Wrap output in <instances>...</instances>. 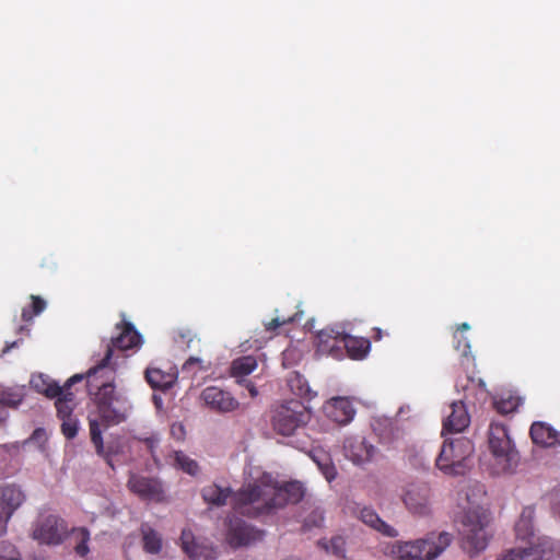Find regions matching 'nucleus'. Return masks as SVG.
<instances>
[{
  "label": "nucleus",
  "mask_w": 560,
  "mask_h": 560,
  "mask_svg": "<svg viewBox=\"0 0 560 560\" xmlns=\"http://www.w3.org/2000/svg\"><path fill=\"white\" fill-rule=\"evenodd\" d=\"M311 419V413L304 404L292 399L272 410L271 425L280 435H293L300 428H304Z\"/></svg>",
  "instance_id": "39448f33"
},
{
  "label": "nucleus",
  "mask_w": 560,
  "mask_h": 560,
  "mask_svg": "<svg viewBox=\"0 0 560 560\" xmlns=\"http://www.w3.org/2000/svg\"><path fill=\"white\" fill-rule=\"evenodd\" d=\"M69 535L67 522L58 515L49 514L38 521L33 537L40 544L60 545Z\"/></svg>",
  "instance_id": "0eeeda50"
},
{
  "label": "nucleus",
  "mask_w": 560,
  "mask_h": 560,
  "mask_svg": "<svg viewBox=\"0 0 560 560\" xmlns=\"http://www.w3.org/2000/svg\"><path fill=\"white\" fill-rule=\"evenodd\" d=\"M346 334L334 328H324L317 334V352L320 354L341 358L343 355V339Z\"/></svg>",
  "instance_id": "2eb2a0df"
},
{
  "label": "nucleus",
  "mask_w": 560,
  "mask_h": 560,
  "mask_svg": "<svg viewBox=\"0 0 560 560\" xmlns=\"http://www.w3.org/2000/svg\"><path fill=\"white\" fill-rule=\"evenodd\" d=\"M529 435L534 444L541 447L560 446V431L544 421H535L529 429Z\"/></svg>",
  "instance_id": "aec40b11"
},
{
  "label": "nucleus",
  "mask_w": 560,
  "mask_h": 560,
  "mask_svg": "<svg viewBox=\"0 0 560 560\" xmlns=\"http://www.w3.org/2000/svg\"><path fill=\"white\" fill-rule=\"evenodd\" d=\"M61 421H62V423H61L62 434L68 440L73 439L77 435L78 429H79L78 420L74 417H72V418H65Z\"/></svg>",
  "instance_id": "37998d69"
},
{
  "label": "nucleus",
  "mask_w": 560,
  "mask_h": 560,
  "mask_svg": "<svg viewBox=\"0 0 560 560\" xmlns=\"http://www.w3.org/2000/svg\"><path fill=\"white\" fill-rule=\"evenodd\" d=\"M451 534L443 532L415 541H394L384 545V556L393 560H434L451 544Z\"/></svg>",
  "instance_id": "7ed1b4c3"
},
{
  "label": "nucleus",
  "mask_w": 560,
  "mask_h": 560,
  "mask_svg": "<svg viewBox=\"0 0 560 560\" xmlns=\"http://www.w3.org/2000/svg\"><path fill=\"white\" fill-rule=\"evenodd\" d=\"M343 450L346 457L355 465H363L371 462L376 453L374 445L360 436L346 439Z\"/></svg>",
  "instance_id": "4468645a"
},
{
  "label": "nucleus",
  "mask_w": 560,
  "mask_h": 560,
  "mask_svg": "<svg viewBox=\"0 0 560 560\" xmlns=\"http://www.w3.org/2000/svg\"><path fill=\"white\" fill-rule=\"evenodd\" d=\"M324 513L319 509L313 510L308 516L304 520L302 529L303 532L311 530L315 527H322L324 524Z\"/></svg>",
  "instance_id": "a19ab883"
},
{
  "label": "nucleus",
  "mask_w": 560,
  "mask_h": 560,
  "mask_svg": "<svg viewBox=\"0 0 560 560\" xmlns=\"http://www.w3.org/2000/svg\"><path fill=\"white\" fill-rule=\"evenodd\" d=\"M265 532L243 520H231L226 533V541L232 548L247 547L262 540Z\"/></svg>",
  "instance_id": "1a4fd4ad"
},
{
  "label": "nucleus",
  "mask_w": 560,
  "mask_h": 560,
  "mask_svg": "<svg viewBox=\"0 0 560 560\" xmlns=\"http://www.w3.org/2000/svg\"><path fill=\"white\" fill-rule=\"evenodd\" d=\"M25 494L21 487L15 483H8L0 488V504L9 515L13 513L24 503Z\"/></svg>",
  "instance_id": "5701e85b"
},
{
  "label": "nucleus",
  "mask_w": 560,
  "mask_h": 560,
  "mask_svg": "<svg viewBox=\"0 0 560 560\" xmlns=\"http://www.w3.org/2000/svg\"><path fill=\"white\" fill-rule=\"evenodd\" d=\"M293 322V317L280 319L279 317L272 318L269 323L266 324V330L272 331L279 328L280 326Z\"/></svg>",
  "instance_id": "a18cd8bd"
},
{
  "label": "nucleus",
  "mask_w": 560,
  "mask_h": 560,
  "mask_svg": "<svg viewBox=\"0 0 560 560\" xmlns=\"http://www.w3.org/2000/svg\"><path fill=\"white\" fill-rule=\"evenodd\" d=\"M469 329H470L469 324H467V323H462V324L457 325V327H456V330H455V331H457V334L464 335V331H467V330H469Z\"/></svg>",
  "instance_id": "603ef678"
},
{
  "label": "nucleus",
  "mask_w": 560,
  "mask_h": 560,
  "mask_svg": "<svg viewBox=\"0 0 560 560\" xmlns=\"http://www.w3.org/2000/svg\"><path fill=\"white\" fill-rule=\"evenodd\" d=\"M551 509L560 514V486L551 493Z\"/></svg>",
  "instance_id": "de8ad7c7"
},
{
  "label": "nucleus",
  "mask_w": 560,
  "mask_h": 560,
  "mask_svg": "<svg viewBox=\"0 0 560 560\" xmlns=\"http://www.w3.org/2000/svg\"><path fill=\"white\" fill-rule=\"evenodd\" d=\"M472 453V444L466 438L445 441L435 465L445 475L457 476L464 471V462Z\"/></svg>",
  "instance_id": "423d86ee"
},
{
  "label": "nucleus",
  "mask_w": 560,
  "mask_h": 560,
  "mask_svg": "<svg viewBox=\"0 0 560 560\" xmlns=\"http://www.w3.org/2000/svg\"><path fill=\"white\" fill-rule=\"evenodd\" d=\"M548 552L550 553H557L559 560H560V546H553V544L549 540V546L546 547V559L551 560V557L548 556Z\"/></svg>",
  "instance_id": "8fccbe9b"
},
{
  "label": "nucleus",
  "mask_w": 560,
  "mask_h": 560,
  "mask_svg": "<svg viewBox=\"0 0 560 560\" xmlns=\"http://www.w3.org/2000/svg\"><path fill=\"white\" fill-rule=\"evenodd\" d=\"M112 349L109 348L101 362L91 368L84 375L89 393L94 396L100 420L106 425H116L127 418L126 408L115 393V370L110 366Z\"/></svg>",
  "instance_id": "f03ea898"
},
{
  "label": "nucleus",
  "mask_w": 560,
  "mask_h": 560,
  "mask_svg": "<svg viewBox=\"0 0 560 560\" xmlns=\"http://www.w3.org/2000/svg\"><path fill=\"white\" fill-rule=\"evenodd\" d=\"M142 545L148 553L156 555L162 549V538L160 534L148 524L141 525Z\"/></svg>",
  "instance_id": "cd10ccee"
},
{
  "label": "nucleus",
  "mask_w": 560,
  "mask_h": 560,
  "mask_svg": "<svg viewBox=\"0 0 560 560\" xmlns=\"http://www.w3.org/2000/svg\"><path fill=\"white\" fill-rule=\"evenodd\" d=\"M127 487L142 501L162 503L166 501L163 482L159 478L130 474Z\"/></svg>",
  "instance_id": "6e6552de"
},
{
  "label": "nucleus",
  "mask_w": 560,
  "mask_h": 560,
  "mask_svg": "<svg viewBox=\"0 0 560 560\" xmlns=\"http://www.w3.org/2000/svg\"><path fill=\"white\" fill-rule=\"evenodd\" d=\"M145 380L152 388L166 390L175 383L176 375L158 368H149L145 370Z\"/></svg>",
  "instance_id": "b1692460"
},
{
  "label": "nucleus",
  "mask_w": 560,
  "mask_h": 560,
  "mask_svg": "<svg viewBox=\"0 0 560 560\" xmlns=\"http://www.w3.org/2000/svg\"><path fill=\"white\" fill-rule=\"evenodd\" d=\"M257 368V360L253 355H245L235 359L231 364V375L240 381L245 380Z\"/></svg>",
  "instance_id": "c85d7f7f"
},
{
  "label": "nucleus",
  "mask_w": 560,
  "mask_h": 560,
  "mask_svg": "<svg viewBox=\"0 0 560 560\" xmlns=\"http://www.w3.org/2000/svg\"><path fill=\"white\" fill-rule=\"evenodd\" d=\"M528 547H516L502 555L500 560H541L546 556V547L549 546L548 539L534 542L528 541Z\"/></svg>",
  "instance_id": "412c9836"
},
{
  "label": "nucleus",
  "mask_w": 560,
  "mask_h": 560,
  "mask_svg": "<svg viewBox=\"0 0 560 560\" xmlns=\"http://www.w3.org/2000/svg\"><path fill=\"white\" fill-rule=\"evenodd\" d=\"M371 343L370 340L362 337H353L346 334L343 339V350H346L347 354L354 360L363 359L369 350Z\"/></svg>",
  "instance_id": "393cba45"
},
{
  "label": "nucleus",
  "mask_w": 560,
  "mask_h": 560,
  "mask_svg": "<svg viewBox=\"0 0 560 560\" xmlns=\"http://www.w3.org/2000/svg\"><path fill=\"white\" fill-rule=\"evenodd\" d=\"M18 346V341H13L12 343L8 345L4 349V352L9 351L10 349Z\"/></svg>",
  "instance_id": "4d7b16f0"
},
{
  "label": "nucleus",
  "mask_w": 560,
  "mask_h": 560,
  "mask_svg": "<svg viewBox=\"0 0 560 560\" xmlns=\"http://www.w3.org/2000/svg\"><path fill=\"white\" fill-rule=\"evenodd\" d=\"M90 435H91V442L95 446L96 453L100 456H103L106 460V463L114 468V464L112 462V457L108 453L105 452L104 444H103V438H102V431L100 428V423L95 419L90 420Z\"/></svg>",
  "instance_id": "2f4dec72"
},
{
  "label": "nucleus",
  "mask_w": 560,
  "mask_h": 560,
  "mask_svg": "<svg viewBox=\"0 0 560 560\" xmlns=\"http://www.w3.org/2000/svg\"><path fill=\"white\" fill-rule=\"evenodd\" d=\"M84 378L83 374H74L72 375L63 386H59V384L55 381H50L49 384L44 389V395L48 398H59L63 396V394L70 392V387Z\"/></svg>",
  "instance_id": "7c9ffc66"
},
{
  "label": "nucleus",
  "mask_w": 560,
  "mask_h": 560,
  "mask_svg": "<svg viewBox=\"0 0 560 560\" xmlns=\"http://www.w3.org/2000/svg\"><path fill=\"white\" fill-rule=\"evenodd\" d=\"M489 448L494 457L511 462L513 458V444L508 429L502 423L492 422L489 428Z\"/></svg>",
  "instance_id": "f8f14e48"
},
{
  "label": "nucleus",
  "mask_w": 560,
  "mask_h": 560,
  "mask_svg": "<svg viewBox=\"0 0 560 560\" xmlns=\"http://www.w3.org/2000/svg\"><path fill=\"white\" fill-rule=\"evenodd\" d=\"M25 397V386L14 385L0 388V406L16 408Z\"/></svg>",
  "instance_id": "bb28decb"
},
{
  "label": "nucleus",
  "mask_w": 560,
  "mask_h": 560,
  "mask_svg": "<svg viewBox=\"0 0 560 560\" xmlns=\"http://www.w3.org/2000/svg\"><path fill=\"white\" fill-rule=\"evenodd\" d=\"M240 384L244 383L246 388L248 389L249 392V395L250 397H256L258 395V390L256 388V386L250 382V381H247V380H243V381H237Z\"/></svg>",
  "instance_id": "09e8293b"
},
{
  "label": "nucleus",
  "mask_w": 560,
  "mask_h": 560,
  "mask_svg": "<svg viewBox=\"0 0 560 560\" xmlns=\"http://www.w3.org/2000/svg\"><path fill=\"white\" fill-rule=\"evenodd\" d=\"M453 339L454 349L459 353L462 358L469 359L471 357V351L468 338L464 335L457 334V331H454Z\"/></svg>",
  "instance_id": "ea45409f"
},
{
  "label": "nucleus",
  "mask_w": 560,
  "mask_h": 560,
  "mask_svg": "<svg viewBox=\"0 0 560 560\" xmlns=\"http://www.w3.org/2000/svg\"><path fill=\"white\" fill-rule=\"evenodd\" d=\"M180 542L184 552L192 560H215L218 552L211 545L198 542L190 529H183Z\"/></svg>",
  "instance_id": "f3484780"
},
{
  "label": "nucleus",
  "mask_w": 560,
  "mask_h": 560,
  "mask_svg": "<svg viewBox=\"0 0 560 560\" xmlns=\"http://www.w3.org/2000/svg\"><path fill=\"white\" fill-rule=\"evenodd\" d=\"M73 399L74 396L71 392L63 394V396L59 397L55 405L57 409V415L60 420L65 418H72L73 411Z\"/></svg>",
  "instance_id": "c9c22d12"
},
{
  "label": "nucleus",
  "mask_w": 560,
  "mask_h": 560,
  "mask_svg": "<svg viewBox=\"0 0 560 560\" xmlns=\"http://www.w3.org/2000/svg\"><path fill=\"white\" fill-rule=\"evenodd\" d=\"M451 412L443 421L442 433L463 432L470 423V416L464 400L454 401L450 406Z\"/></svg>",
  "instance_id": "6ab92c4d"
},
{
  "label": "nucleus",
  "mask_w": 560,
  "mask_h": 560,
  "mask_svg": "<svg viewBox=\"0 0 560 560\" xmlns=\"http://www.w3.org/2000/svg\"><path fill=\"white\" fill-rule=\"evenodd\" d=\"M489 515L480 506L466 511L460 521L462 546L471 557L485 550L490 536L487 532Z\"/></svg>",
  "instance_id": "20e7f679"
},
{
  "label": "nucleus",
  "mask_w": 560,
  "mask_h": 560,
  "mask_svg": "<svg viewBox=\"0 0 560 560\" xmlns=\"http://www.w3.org/2000/svg\"><path fill=\"white\" fill-rule=\"evenodd\" d=\"M180 542L184 552L192 560H215L218 552L211 545L198 542L190 529H183Z\"/></svg>",
  "instance_id": "dca6fc26"
},
{
  "label": "nucleus",
  "mask_w": 560,
  "mask_h": 560,
  "mask_svg": "<svg viewBox=\"0 0 560 560\" xmlns=\"http://www.w3.org/2000/svg\"><path fill=\"white\" fill-rule=\"evenodd\" d=\"M24 330H26L27 332L30 331V329L26 328L25 326H20L19 331L22 332Z\"/></svg>",
  "instance_id": "13d9d810"
},
{
  "label": "nucleus",
  "mask_w": 560,
  "mask_h": 560,
  "mask_svg": "<svg viewBox=\"0 0 560 560\" xmlns=\"http://www.w3.org/2000/svg\"><path fill=\"white\" fill-rule=\"evenodd\" d=\"M171 434L177 441H182L185 438L186 431L182 423H173L171 427Z\"/></svg>",
  "instance_id": "49530a36"
},
{
  "label": "nucleus",
  "mask_w": 560,
  "mask_h": 560,
  "mask_svg": "<svg viewBox=\"0 0 560 560\" xmlns=\"http://www.w3.org/2000/svg\"><path fill=\"white\" fill-rule=\"evenodd\" d=\"M200 398L210 410L220 413L232 412L240 406L238 400L230 392L218 386L206 387Z\"/></svg>",
  "instance_id": "9d476101"
},
{
  "label": "nucleus",
  "mask_w": 560,
  "mask_h": 560,
  "mask_svg": "<svg viewBox=\"0 0 560 560\" xmlns=\"http://www.w3.org/2000/svg\"><path fill=\"white\" fill-rule=\"evenodd\" d=\"M9 417V412L5 408L0 406V424L3 423Z\"/></svg>",
  "instance_id": "864d4df0"
},
{
  "label": "nucleus",
  "mask_w": 560,
  "mask_h": 560,
  "mask_svg": "<svg viewBox=\"0 0 560 560\" xmlns=\"http://www.w3.org/2000/svg\"><path fill=\"white\" fill-rule=\"evenodd\" d=\"M373 331H374V336H373L374 339L375 340H381L382 339V329L381 328H374Z\"/></svg>",
  "instance_id": "6e6d98bb"
},
{
  "label": "nucleus",
  "mask_w": 560,
  "mask_h": 560,
  "mask_svg": "<svg viewBox=\"0 0 560 560\" xmlns=\"http://www.w3.org/2000/svg\"><path fill=\"white\" fill-rule=\"evenodd\" d=\"M136 440L143 445L144 450L152 456L154 464L159 467L160 460L155 454L160 443L159 436L156 434H152L147 438H136Z\"/></svg>",
  "instance_id": "58836bf2"
},
{
  "label": "nucleus",
  "mask_w": 560,
  "mask_h": 560,
  "mask_svg": "<svg viewBox=\"0 0 560 560\" xmlns=\"http://www.w3.org/2000/svg\"><path fill=\"white\" fill-rule=\"evenodd\" d=\"M32 304L30 307L22 310V319L25 323H31L33 318L39 315L46 308V301L38 295H31Z\"/></svg>",
  "instance_id": "f704fd0d"
},
{
  "label": "nucleus",
  "mask_w": 560,
  "mask_h": 560,
  "mask_svg": "<svg viewBox=\"0 0 560 560\" xmlns=\"http://www.w3.org/2000/svg\"><path fill=\"white\" fill-rule=\"evenodd\" d=\"M534 514V510L530 508H525L521 514L520 520L515 524V533L517 538L522 540H526L534 536L533 534V524L532 517Z\"/></svg>",
  "instance_id": "473e14b6"
},
{
  "label": "nucleus",
  "mask_w": 560,
  "mask_h": 560,
  "mask_svg": "<svg viewBox=\"0 0 560 560\" xmlns=\"http://www.w3.org/2000/svg\"><path fill=\"white\" fill-rule=\"evenodd\" d=\"M201 494L207 503L217 506L224 505L231 497L232 508L236 513L259 517L273 514L288 504L299 503L305 495V489L300 481L280 483L270 474H264L233 495L230 488H222L215 483L205 487Z\"/></svg>",
  "instance_id": "f257e3e1"
},
{
  "label": "nucleus",
  "mask_w": 560,
  "mask_h": 560,
  "mask_svg": "<svg viewBox=\"0 0 560 560\" xmlns=\"http://www.w3.org/2000/svg\"><path fill=\"white\" fill-rule=\"evenodd\" d=\"M477 384H478V386H480V387H482V388L485 387V383H483V381H482V380H478V383H477Z\"/></svg>",
  "instance_id": "bf43d9fd"
},
{
  "label": "nucleus",
  "mask_w": 560,
  "mask_h": 560,
  "mask_svg": "<svg viewBox=\"0 0 560 560\" xmlns=\"http://www.w3.org/2000/svg\"><path fill=\"white\" fill-rule=\"evenodd\" d=\"M312 458L318 465V468L328 481L335 479L337 471L327 454L324 452H316L313 453Z\"/></svg>",
  "instance_id": "72a5a7b5"
},
{
  "label": "nucleus",
  "mask_w": 560,
  "mask_h": 560,
  "mask_svg": "<svg viewBox=\"0 0 560 560\" xmlns=\"http://www.w3.org/2000/svg\"><path fill=\"white\" fill-rule=\"evenodd\" d=\"M431 489L428 483H411L405 490L402 501L406 508L417 515H427L430 512Z\"/></svg>",
  "instance_id": "9b49d317"
},
{
  "label": "nucleus",
  "mask_w": 560,
  "mask_h": 560,
  "mask_svg": "<svg viewBox=\"0 0 560 560\" xmlns=\"http://www.w3.org/2000/svg\"><path fill=\"white\" fill-rule=\"evenodd\" d=\"M0 560H22L21 556L12 544L8 541L0 542Z\"/></svg>",
  "instance_id": "79ce46f5"
},
{
  "label": "nucleus",
  "mask_w": 560,
  "mask_h": 560,
  "mask_svg": "<svg viewBox=\"0 0 560 560\" xmlns=\"http://www.w3.org/2000/svg\"><path fill=\"white\" fill-rule=\"evenodd\" d=\"M319 545L339 558H343L346 555V540L342 536H334L329 541L320 540Z\"/></svg>",
  "instance_id": "4c0bfd02"
},
{
  "label": "nucleus",
  "mask_w": 560,
  "mask_h": 560,
  "mask_svg": "<svg viewBox=\"0 0 560 560\" xmlns=\"http://www.w3.org/2000/svg\"><path fill=\"white\" fill-rule=\"evenodd\" d=\"M69 535L73 542V550L75 555L81 558H85L90 552V530L86 527H74L69 532Z\"/></svg>",
  "instance_id": "a878e982"
},
{
  "label": "nucleus",
  "mask_w": 560,
  "mask_h": 560,
  "mask_svg": "<svg viewBox=\"0 0 560 560\" xmlns=\"http://www.w3.org/2000/svg\"><path fill=\"white\" fill-rule=\"evenodd\" d=\"M357 514L362 523L383 536L392 538L398 536L397 529L383 521L374 509L370 506H362L358 510Z\"/></svg>",
  "instance_id": "4be33fe9"
},
{
  "label": "nucleus",
  "mask_w": 560,
  "mask_h": 560,
  "mask_svg": "<svg viewBox=\"0 0 560 560\" xmlns=\"http://www.w3.org/2000/svg\"><path fill=\"white\" fill-rule=\"evenodd\" d=\"M116 329L118 332L110 339L106 351L110 348L113 353L114 349L124 351L138 348L141 345V335L131 323L121 322L116 325Z\"/></svg>",
  "instance_id": "a211bd4d"
},
{
  "label": "nucleus",
  "mask_w": 560,
  "mask_h": 560,
  "mask_svg": "<svg viewBox=\"0 0 560 560\" xmlns=\"http://www.w3.org/2000/svg\"><path fill=\"white\" fill-rule=\"evenodd\" d=\"M493 405L499 413L509 415L518 408L521 405V398L510 394L508 397L502 396L499 399H495Z\"/></svg>",
  "instance_id": "e433bc0d"
},
{
  "label": "nucleus",
  "mask_w": 560,
  "mask_h": 560,
  "mask_svg": "<svg viewBox=\"0 0 560 560\" xmlns=\"http://www.w3.org/2000/svg\"><path fill=\"white\" fill-rule=\"evenodd\" d=\"M467 384L463 385L464 390H468L469 387H474L476 385V381L474 378L467 377Z\"/></svg>",
  "instance_id": "5fc2aeb1"
},
{
  "label": "nucleus",
  "mask_w": 560,
  "mask_h": 560,
  "mask_svg": "<svg viewBox=\"0 0 560 560\" xmlns=\"http://www.w3.org/2000/svg\"><path fill=\"white\" fill-rule=\"evenodd\" d=\"M201 360L199 358L190 357L183 365V370H188L192 365H200Z\"/></svg>",
  "instance_id": "3c124183"
},
{
  "label": "nucleus",
  "mask_w": 560,
  "mask_h": 560,
  "mask_svg": "<svg viewBox=\"0 0 560 560\" xmlns=\"http://www.w3.org/2000/svg\"><path fill=\"white\" fill-rule=\"evenodd\" d=\"M323 409L325 416L339 425L350 423L355 415V409L347 397H332L325 402Z\"/></svg>",
  "instance_id": "ddd939ff"
},
{
  "label": "nucleus",
  "mask_w": 560,
  "mask_h": 560,
  "mask_svg": "<svg viewBox=\"0 0 560 560\" xmlns=\"http://www.w3.org/2000/svg\"><path fill=\"white\" fill-rule=\"evenodd\" d=\"M170 458L172 459L171 464L176 469H179L190 476H196L199 472L198 463L182 451H174L170 455Z\"/></svg>",
  "instance_id": "c756f323"
},
{
  "label": "nucleus",
  "mask_w": 560,
  "mask_h": 560,
  "mask_svg": "<svg viewBox=\"0 0 560 560\" xmlns=\"http://www.w3.org/2000/svg\"><path fill=\"white\" fill-rule=\"evenodd\" d=\"M51 380H49L48 377H45L44 375H37V376H33L32 380H31V385L33 386V388L43 394L44 393V389L45 387L49 384Z\"/></svg>",
  "instance_id": "c03bdc74"
}]
</instances>
